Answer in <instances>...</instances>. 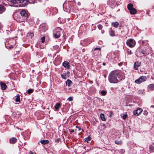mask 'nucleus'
Listing matches in <instances>:
<instances>
[{
	"label": "nucleus",
	"instance_id": "obj_4",
	"mask_svg": "<svg viewBox=\"0 0 154 154\" xmlns=\"http://www.w3.org/2000/svg\"><path fill=\"white\" fill-rule=\"evenodd\" d=\"M146 76H142L136 80L135 82L136 83L140 84L143 82L146 81Z\"/></svg>",
	"mask_w": 154,
	"mask_h": 154
},
{
	"label": "nucleus",
	"instance_id": "obj_25",
	"mask_svg": "<svg viewBox=\"0 0 154 154\" xmlns=\"http://www.w3.org/2000/svg\"><path fill=\"white\" fill-rule=\"evenodd\" d=\"M115 143L118 145H121L122 144V141L121 140H119V141H117V140H115Z\"/></svg>",
	"mask_w": 154,
	"mask_h": 154
},
{
	"label": "nucleus",
	"instance_id": "obj_31",
	"mask_svg": "<svg viewBox=\"0 0 154 154\" xmlns=\"http://www.w3.org/2000/svg\"><path fill=\"white\" fill-rule=\"evenodd\" d=\"M106 93V91H102L101 92V94L103 95H105Z\"/></svg>",
	"mask_w": 154,
	"mask_h": 154
},
{
	"label": "nucleus",
	"instance_id": "obj_19",
	"mask_svg": "<svg viewBox=\"0 0 154 154\" xmlns=\"http://www.w3.org/2000/svg\"><path fill=\"white\" fill-rule=\"evenodd\" d=\"M112 24L114 27L117 28V27L119 25V24L118 22H115L112 23Z\"/></svg>",
	"mask_w": 154,
	"mask_h": 154
},
{
	"label": "nucleus",
	"instance_id": "obj_5",
	"mask_svg": "<svg viewBox=\"0 0 154 154\" xmlns=\"http://www.w3.org/2000/svg\"><path fill=\"white\" fill-rule=\"evenodd\" d=\"M146 76H142L136 80L135 82L136 83L140 84L143 82L146 81Z\"/></svg>",
	"mask_w": 154,
	"mask_h": 154
},
{
	"label": "nucleus",
	"instance_id": "obj_32",
	"mask_svg": "<svg viewBox=\"0 0 154 154\" xmlns=\"http://www.w3.org/2000/svg\"><path fill=\"white\" fill-rule=\"evenodd\" d=\"M33 91L32 89H29L28 90L27 92L28 94H30L31 93L33 92Z\"/></svg>",
	"mask_w": 154,
	"mask_h": 154
},
{
	"label": "nucleus",
	"instance_id": "obj_48",
	"mask_svg": "<svg viewBox=\"0 0 154 154\" xmlns=\"http://www.w3.org/2000/svg\"><path fill=\"white\" fill-rule=\"evenodd\" d=\"M105 64H105V63H103V65H105Z\"/></svg>",
	"mask_w": 154,
	"mask_h": 154
},
{
	"label": "nucleus",
	"instance_id": "obj_28",
	"mask_svg": "<svg viewBox=\"0 0 154 154\" xmlns=\"http://www.w3.org/2000/svg\"><path fill=\"white\" fill-rule=\"evenodd\" d=\"M141 52L143 54H148V52L146 50H142L141 51Z\"/></svg>",
	"mask_w": 154,
	"mask_h": 154
},
{
	"label": "nucleus",
	"instance_id": "obj_42",
	"mask_svg": "<svg viewBox=\"0 0 154 154\" xmlns=\"http://www.w3.org/2000/svg\"><path fill=\"white\" fill-rule=\"evenodd\" d=\"M9 48H13V46L12 45H10V46H9Z\"/></svg>",
	"mask_w": 154,
	"mask_h": 154
},
{
	"label": "nucleus",
	"instance_id": "obj_34",
	"mask_svg": "<svg viewBox=\"0 0 154 154\" xmlns=\"http://www.w3.org/2000/svg\"><path fill=\"white\" fill-rule=\"evenodd\" d=\"M110 35L112 36H113L115 34L113 31H111L110 32Z\"/></svg>",
	"mask_w": 154,
	"mask_h": 154
},
{
	"label": "nucleus",
	"instance_id": "obj_39",
	"mask_svg": "<svg viewBox=\"0 0 154 154\" xmlns=\"http://www.w3.org/2000/svg\"><path fill=\"white\" fill-rule=\"evenodd\" d=\"M68 100L69 101H72L73 100L72 97H69L68 98Z\"/></svg>",
	"mask_w": 154,
	"mask_h": 154
},
{
	"label": "nucleus",
	"instance_id": "obj_10",
	"mask_svg": "<svg viewBox=\"0 0 154 154\" xmlns=\"http://www.w3.org/2000/svg\"><path fill=\"white\" fill-rule=\"evenodd\" d=\"M0 85L1 88L2 90H4L6 89L7 86L5 83H4L2 82H0Z\"/></svg>",
	"mask_w": 154,
	"mask_h": 154
},
{
	"label": "nucleus",
	"instance_id": "obj_17",
	"mask_svg": "<svg viewBox=\"0 0 154 154\" xmlns=\"http://www.w3.org/2000/svg\"><path fill=\"white\" fill-rule=\"evenodd\" d=\"M49 142V141L48 140H41L40 141L41 143L43 144H46L48 143Z\"/></svg>",
	"mask_w": 154,
	"mask_h": 154
},
{
	"label": "nucleus",
	"instance_id": "obj_49",
	"mask_svg": "<svg viewBox=\"0 0 154 154\" xmlns=\"http://www.w3.org/2000/svg\"><path fill=\"white\" fill-rule=\"evenodd\" d=\"M151 107H153V108H154V105L151 106Z\"/></svg>",
	"mask_w": 154,
	"mask_h": 154
},
{
	"label": "nucleus",
	"instance_id": "obj_46",
	"mask_svg": "<svg viewBox=\"0 0 154 154\" xmlns=\"http://www.w3.org/2000/svg\"><path fill=\"white\" fill-rule=\"evenodd\" d=\"M111 114L110 115V117H111V114L112 113V112H110Z\"/></svg>",
	"mask_w": 154,
	"mask_h": 154
},
{
	"label": "nucleus",
	"instance_id": "obj_35",
	"mask_svg": "<svg viewBox=\"0 0 154 154\" xmlns=\"http://www.w3.org/2000/svg\"><path fill=\"white\" fill-rule=\"evenodd\" d=\"M41 42L43 43L45 41V37L44 36L42 37L41 39Z\"/></svg>",
	"mask_w": 154,
	"mask_h": 154
},
{
	"label": "nucleus",
	"instance_id": "obj_27",
	"mask_svg": "<svg viewBox=\"0 0 154 154\" xmlns=\"http://www.w3.org/2000/svg\"><path fill=\"white\" fill-rule=\"evenodd\" d=\"M148 88L152 89H153L154 88V84H151L148 86Z\"/></svg>",
	"mask_w": 154,
	"mask_h": 154
},
{
	"label": "nucleus",
	"instance_id": "obj_6",
	"mask_svg": "<svg viewBox=\"0 0 154 154\" xmlns=\"http://www.w3.org/2000/svg\"><path fill=\"white\" fill-rule=\"evenodd\" d=\"M143 110L141 108H139L137 109L134 110L133 111V113L134 115L136 116H138L139 114H140L142 112Z\"/></svg>",
	"mask_w": 154,
	"mask_h": 154
},
{
	"label": "nucleus",
	"instance_id": "obj_43",
	"mask_svg": "<svg viewBox=\"0 0 154 154\" xmlns=\"http://www.w3.org/2000/svg\"><path fill=\"white\" fill-rule=\"evenodd\" d=\"M2 28V25L1 23H0V29H1Z\"/></svg>",
	"mask_w": 154,
	"mask_h": 154
},
{
	"label": "nucleus",
	"instance_id": "obj_22",
	"mask_svg": "<svg viewBox=\"0 0 154 154\" xmlns=\"http://www.w3.org/2000/svg\"><path fill=\"white\" fill-rule=\"evenodd\" d=\"M60 105L59 103H57L56 104L55 106V109H58L60 107Z\"/></svg>",
	"mask_w": 154,
	"mask_h": 154
},
{
	"label": "nucleus",
	"instance_id": "obj_45",
	"mask_svg": "<svg viewBox=\"0 0 154 154\" xmlns=\"http://www.w3.org/2000/svg\"><path fill=\"white\" fill-rule=\"evenodd\" d=\"M103 76H104V77L105 78H106V75L104 74V75Z\"/></svg>",
	"mask_w": 154,
	"mask_h": 154
},
{
	"label": "nucleus",
	"instance_id": "obj_33",
	"mask_svg": "<svg viewBox=\"0 0 154 154\" xmlns=\"http://www.w3.org/2000/svg\"><path fill=\"white\" fill-rule=\"evenodd\" d=\"M29 36L32 38V37L33 36L34 34L32 32H30L29 34Z\"/></svg>",
	"mask_w": 154,
	"mask_h": 154
},
{
	"label": "nucleus",
	"instance_id": "obj_7",
	"mask_svg": "<svg viewBox=\"0 0 154 154\" xmlns=\"http://www.w3.org/2000/svg\"><path fill=\"white\" fill-rule=\"evenodd\" d=\"M53 36L55 38H58L60 36V32H55L53 33Z\"/></svg>",
	"mask_w": 154,
	"mask_h": 154
},
{
	"label": "nucleus",
	"instance_id": "obj_16",
	"mask_svg": "<svg viewBox=\"0 0 154 154\" xmlns=\"http://www.w3.org/2000/svg\"><path fill=\"white\" fill-rule=\"evenodd\" d=\"M129 11L130 14H136L137 12L136 9L134 8L129 10Z\"/></svg>",
	"mask_w": 154,
	"mask_h": 154
},
{
	"label": "nucleus",
	"instance_id": "obj_29",
	"mask_svg": "<svg viewBox=\"0 0 154 154\" xmlns=\"http://www.w3.org/2000/svg\"><path fill=\"white\" fill-rule=\"evenodd\" d=\"M122 117L124 120H125L128 117V115L127 114H125Z\"/></svg>",
	"mask_w": 154,
	"mask_h": 154
},
{
	"label": "nucleus",
	"instance_id": "obj_15",
	"mask_svg": "<svg viewBox=\"0 0 154 154\" xmlns=\"http://www.w3.org/2000/svg\"><path fill=\"white\" fill-rule=\"evenodd\" d=\"M5 10V8L3 6L0 5V14L2 13Z\"/></svg>",
	"mask_w": 154,
	"mask_h": 154
},
{
	"label": "nucleus",
	"instance_id": "obj_20",
	"mask_svg": "<svg viewBox=\"0 0 154 154\" xmlns=\"http://www.w3.org/2000/svg\"><path fill=\"white\" fill-rule=\"evenodd\" d=\"M15 101L16 102H20V97L19 95L18 94L16 96Z\"/></svg>",
	"mask_w": 154,
	"mask_h": 154
},
{
	"label": "nucleus",
	"instance_id": "obj_41",
	"mask_svg": "<svg viewBox=\"0 0 154 154\" xmlns=\"http://www.w3.org/2000/svg\"><path fill=\"white\" fill-rule=\"evenodd\" d=\"M75 131L74 129L71 130V131H70V132L71 133H72L74 132Z\"/></svg>",
	"mask_w": 154,
	"mask_h": 154
},
{
	"label": "nucleus",
	"instance_id": "obj_3",
	"mask_svg": "<svg viewBox=\"0 0 154 154\" xmlns=\"http://www.w3.org/2000/svg\"><path fill=\"white\" fill-rule=\"evenodd\" d=\"M146 76H142L136 80L135 82L136 83L140 84L143 82L146 81Z\"/></svg>",
	"mask_w": 154,
	"mask_h": 154
},
{
	"label": "nucleus",
	"instance_id": "obj_21",
	"mask_svg": "<svg viewBox=\"0 0 154 154\" xmlns=\"http://www.w3.org/2000/svg\"><path fill=\"white\" fill-rule=\"evenodd\" d=\"M127 8H128V9L129 10H130L131 9H132L133 8V5L132 4H129L128 5V6H127Z\"/></svg>",
	"mask_w": 154,
	"mask_h": 154
},
{
	"label": "nucleus",
	"instance_id": "obj_12",
	"mask_svg": "<svg viewBox=\"0 0 154 154\" xmlns=\"http://www.w3.org/2000/svg\"><path fill=\"white\" fill-rule=\"evenodd\" d=\"M69 72H67L63 73L61 75V77L64 79H66L67 78L68 75L69 74Z\"/></svg>",
	"mask_w": 154,
	"mask_h": 154
},
{
	"label": "nucleus",
	"instance_id": "obj_44",
	"mask_svg": "<svg viewBox=\"0 0 154 154\" xmlns=\"http://www.w3.org/2000/svg\"><path fill=\"white\" fill-rule=\"evenodd\" d=\"M128 54L130 53V54H131V50H130V51H128Z\"/></svg>",
	"mask_w": 154,
	"mask_h": 154
},
{
	"label": "nucleus",
	"instance_id": "obj_11",
	"mask_svg": "<svg viewBox=\"0 0 154 154\" xmlns=\"http://www.w3.org/2000/svg\"><path fill=\"white\" fill-rule=\"evenodd\" d=\"M141 64L140 62H136L134 64V67L135 69H137L138 67Z\"/></svg>",
	"mask_w": 154,
	"mask_h": 154
},
{
	"label": "nucleus",
	"instance_id": "obj_26",
	"mask_svg": "<svg viewBox=\"0 0 154 154\" xmlns=\"http://www.w3.org/2000/svg\"><path fill=\"white\" fill-rule=\"evenodd\" d=\"M40 27H44V29H43V30L44 31L46 30L47 29V27H46V26H45V24H43L41 25L40 26Z\"/></svg>",
	"mask_w": 154,
	"mask_h": 154
},
{
	"label": "nucleus",
	"instance_id": "obj_13",
	"mask_svg": "<svg viewBox=\"0 0 154 154\" xmlns=\"http://www.w3.org/2000/svg\"><path fill=\"white\" fill-rule=\"evenodd\" d=\"M9 141L11 143L14 144L16 142L17 139L14 137H12L10 139Z\"/></svg>",
	"mask_w": 154,
	"mask_h": 154
},
{
	"label": "nucleus",
	"instance_id": "obj_30",
	"mask_svg": "<svg viewBox=\"0 0 154 154\" xmlns=\"http://www.w3.org/2000/svg\"><path fill=\"white\" fill-rule=\"evenodd\" d=\"M149 150L150 151H154V147L152 146H151L149 148Z\"/></svg>",
	"mask_w": 154,
	"mask_h": 154
},
{
	"label": "nucleus",
	"instance_id": "obj_14",
	"mask_svg": "<svg viewBox=\"0 0 154 154\" xmlns=\"http://www.w3.org/2000/svg\"><path fill=\"white\" fill-rule=\"evenodd\" d=\"M13 5L18 4L19 2L18 0H7Z\"/></svg>",
	"mask_w": 154,
	"mask_h": 154
},
{
	"label": "nucleus",
	"instance_id": "obj_37",
	"mask_svg": "<svg viewBox=\"0 0 154 154\" xmlns=\"http://www.w3.org/2000/svg\"><path fill=\"white\" fill-rule=\"evenodd\" d=\"M18 2L19 3H24L25 2V0H18Z\"/></svg>",
	"mask_w": 154,
	"mask_h": 154
},
{
	"label": "nucleus",
	"instance_id": "obj_50",
	"mask_svg": "<svg viewBox=\"0 0 154 154\" xmlns=\"http://www.w3.org/2000/svg\"><path fill=\"white\" fill-rule=\"evenodd\" d=\"M144 113L145 114V115H146L147 114V112H146L145 113Z\"/></svg>",
	"mask_w": 154,
	"mask_h": 154
},
{
	"label": "nucleus",
	"instance_id": "obj_24",
	"mask_svg": "<svg viewBox=\"0 0 154 154\" xmlns=\"http://www.w3.org/2000/svg\"><path fill=\"white\" fill-rule=\"evenodd\" d=\"M91 140V137L88 136L87 138H85V142H87V143H89V141H90Z\"/></svg>",
	"mask_w": 154,
	"mask_h": 154
},
{
	"label": "nucleus",
	"instance_id": "obj_2",
	"mask_svg": "<svg viewBox=\"0 0 154 154\" xmlns=\"http://www.w3.org/2000/svg\"><path fill=\"white\" fill-rule=\"evenodd\" d=\"M126 44L130 47H133L135 45V41L132 39H130L127 41Z\"/></svg>",
	"mask_w": 154,
	"mask_h": 154
},
{
	"label": "nucleus",
	"instance_id": "obj_23",
	"mask_svg": "<svg viewBox=\"0 0 154 154\" xmlns=\"http://www.w3.org/2000/svg\"><path fill=\"white\" fill-rule=\"evenodd\" d=\"M100 118L102 121H105L106 120L104 117V115L103 114L101 113L100 114Z\"/></svg>",
	"mask_w": 154,
	"mask_h": 154
},
{
	"label": "nucleus",
	"instance_id": "obj_18",
	"mask_svg": "<svg viewBox=\"0 0 154 154\" xmlns=\"http://www.w3.org/2000/svg\"><path fill=\"white\" fill-rule=\"evenodd\" d=\"M66 85H67L68 86H70V85L71 84H72V82L70 80L68 79L66 81Z\"/></svg>",
	"mask_w": 154,
	"mask_h": 154
},
{
	"label": "nucleus",
	"instance_id": "obj_51",
	"mask_svg": "<svg viewBox=\"0 0 154 154\" xmlns=\"http://www.w3.org/2000/svg\"><path fill=\"white\" fill-rule=\"evenodd\" d=\"M76 128H78L79 127H78L77 126H76Z\"/></svg>",
	"mask_w": 154,
	"mask_h": 154
},
{
	"label": "nucleus",
	"instance_id": "obj_38",
	"mask_svg": "<svg viewBox=\"0 0 154 154\" xmlns=\"http://www.w3.org/2000/svg\"><path fill=\"white\" fill-rule=\"evenodd\" d=\"M97 27L99 29H100L102 28V26L101 25H98Z\"/></svg>",
	"mask_w": 154,
	"mask_h": 154
},
{
	"label": "nucleus",
	"instance_id": "obj_9",
	"mask_svg": "<svg viewBox=\"0 0 154 154\" xmlns=\"http://www.w3.org/2000/svg\"><path fill=\"white\" fill-rule=\"evenodd\" d=\"M21 15L23 17H26L28 16L27 13L25 11L22 10L20 12Z\"/></svg>",
	"mask_w": 154,
	"mask_h": 154
},
{
	"label": "nucleus",
	"instance_id": "obj_47",
	"mask_svg": "<svg viewBox=\"0 0 154 154\" xmlns=\"http://www.w3.org/2000/svg\"><path fill=\"white\" fill-rule=\"evenodd\" d=\"M79 130H81V128H78Z\"/></svg>",
	"mask_w": 154,
	"mask_h": 154
},
{
	"label": "nucleus",
	"instance_id": "obj_1",
	"mask_svg": "<svg viewBox=\"0 0 154 154\" xmlns=\"http://www.w3.org/2000/svg\"><path fill=\"white\" fill-rule=\"evenodd\" d=\"M119 80H121V79L119 78L118 73L117 71H112L109 74L108 80L110 83H116L118 82Z\"/></svg>",
	"mask_w": 154,
	"mask_h": 154
},
{
	"label": "nucleus",
	"instance_id": "obj_40",
	"mask_svg": "<svg viewBox=\"0 0 154 154\" xmlns=\"http://www.w3.org/2000/svg\"><path fill=\"white\" fill-rule=\"evenodd\" d=\"M100 49H101V48H95L94 49V51H95V50H98L100 51Z\"/></svg>",
	"mask_w": 154,
	"mask_h": 154
},
{
	"label": "nucleus",
	"instance_id": "obj_8",
	"mask_svg": "<svg viewBox=\"0 0 154 154\" xmlns=\"http://www.w3.org/2000/svg\"><path fill=\"white\" fill-rule=\"evenodd\" d=\"M63 66L66 69H69V63L67 61H64L63 63Z\"/></svg>",
	"mask_w": 154,
	"mask_h": 154
},
{
	"label": "nucleus",
	"instance_id": "obj_52",
	"mask_svg": "<svg viewBox=\"0 0 154 154\" xmlns=\"http://www.w3.org/2000/svg\"><path fill=\"white\" fill-rule=\"evenodd\" d=\"M153 144L154 145V143H153Z\"/></svg>",
	"mask_w": 154,
	"mask_h": 154
},
{
	"label": "nucleus",
	"instance_id": "obj_36",
	"mask_svg": "<svg viewBox=\"0 0 154 154\" xmlns=\"http://www.w3.org/2000/svg\"><path fill=\"white\" fill-rule=\"evenodd\" d=\"M138 93L140 94H142L143 93V91L142 90H140L138 91Z\"/></svg>",
	"mask_w": 154,
	"mask_h": 154
}]
</instances>
